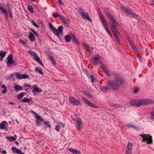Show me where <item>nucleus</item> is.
<instances>
[{"label": "nucleus", "mask_w": 154, "mask_h": 154, "mask_svg": "<svg viewBox=\"0 0 154 154\" xmlns=\"http://www.w3.org/2000/svg\"><path fill=\"white\" fill-rule=\"evenodd\" d=\"M24 96V93L21 92L17 95V98L18 99H21Z\"/></svg>", "instance_id": "nucleus-34"}, {"label": "nucleus", "mask_w": 154, "mask_h": 154, "mask_svg": "<svg viewBox=\"0 0 154 154\" xmlns=\"http://www.w3.org/2000/svg\"><path fill=\"white\" fill-rule=\"evenodd\" d=\"M7 9H8V11H9L11 10V7H10V4L8 3V4L7 5Z\"/></svg>", "instance_id": "nucleus-49"}, {"label": "nucleus", "mask_w": 154, "mask_h": 154, "mask_svg": "<svg viewBox=\"0 0 154 154\" xmlns=\"http://www.w3.org/2000/svg\"><path fill=\"white\" fill-rule=\"evenodd\" d=\"M5 138L7 139L8 140H9L10 142L13 141H14L16 140V138L15 137L13 136H7L5 137Z\"/></svg>", "instance_id": "nucleus-17"}, {"label": "nucleus", "mask_w": 154, "mask_h": 154, "mask_svg": "<svg viewBox=\"0 0 154 154\" xmlns=\"http://www.w3.org/2000/svg\"><path fill=\"white\" fill-rule=\"evenodd\" d=\"M151 117L152 119H154V113H151Z\"/></svg>", "instance_id": "nucleus-61"}, {"label": "nucleus", "mask_w": 154, "mask_h": 154, "mask_svg": "<svg viewBox=\"0 0 154 154\" xmlns=\"http://www.w3.org/2000/svg\"><path fill=\"white\" fill-rule=\"evenodd\" d=\"M31 23L33 25L35 26V27L37 28L38 27V25L33 20H32L31 21Z\"/></svg>", "instance_id": "nucleus-45"}, {"label": "nucleus", "mask_w": 154, "mask_h": 154, "mask_svg": "<svg viewBox=\"0 0 154 154\" xmlns=\"http://www.w3.org/2000/svg\"><path fill=\"white\" fill-rule=\"evenodd\" d=\"M33 91L36 92L41 93L42 91V90L41 89L40 91V89L38 87H35L32 90Z\"/></svg>", "instance_id": "nucleus-35"}, {"label": "nucleus", "mask_w": 154, "mask_h": 154, "mask_svg": "<svg viewBox=\"0 0 154 154\" xmlns=\"http://www.w3.org/2000/svg\"><path fill=\"white\" fill-rule=\"evenodd\" d=\"M11 149L12 152L14 153H16L18 154H25L24 153H22L21 151L16 147H12L11 148Z\"/></svg>", "instance_id": "nucleus-13"}, {"label": "nucleus", "mask_w": 154, "mask_h": 154, "mask_svg": "<svg viewBox=\"0 0 154 154\" xmlns=\"http://www.w3.org/2000/svg\"><path fill=\"white\" fill-rule=\"evenodd\" d=\"M31 112L35 115V117L37 116H39L35 112H34V111H31Z\"/></svg>", "instance_id": "nucleus-55"}, {"label": "nucleus", "mask_w": 154, "mask_h": 154, "mask_svg": "<svg viewBox=\"0 0 154 154\" xmlns=\"http://www.w3.org/2000/svg\"><path fill=\"white\" fill-rule=\"evenodd\" d=\"M108 89H109V87L108 86V83H107V84L106 86H105L104 88H103L102 89V91L103 92H105L107 91L108 90Z\"/></svg>", "instance_id": "nucleus-32"}, {"label": "nucleus", "mask_w": 154, "mask_h": 154, "mask_svg": "<svg viewBox=\"0 0 154 154\" xmlns=\"http://www.w3.org/2000/svg\"><path fill=\"white\" fill-rule=\"evenodd\" d=\"M35 71L36 72H38L40 74L42 75L43 72L41 69H40L38 67H35Z\"/></svg>", "instance_id": "nucleus-24"}, {"label": "nucleus", "mask_w": 154, "mask_h": 154, "mask_svg": "<svg viewBox=\"0 0 154 154\" xmlns=\"http://www.w3.org/2000/svg\"><path fill=\"white\" fill-rule=\"evenodd\" d=\"M14 88L16 91H18L22 89V87L18 85H15Z\"/></svg>", "instance_id": "nucleus-19"}, {"label": "nucleus", "mask_w": 154, "mask_h": 154, "mask_svg": "<svg viewBox=\"0 0 154 154\" xmlns=\"http://www.w3.org/2000/svg\"><path fill=\"white\" fill-rule=\"evenodd\" d=\"M113 74L115 77L113 81L108 82V86L110 90L116 91L125 83V80L119 75L116 73Z\"/></svg>", "instance_id": "nucleus-1"}, {"label": "nucleus", "mask_w": 154, "mask_h": 154, "mask_svg": "<svg viewBox=\"0 0 154 154\" xmlns=\"http://www.w3.org/2000/svg\"><path fill=\"white\" fill-rule=\"evenodd\" d=\"M100 17L101 19V20H103V19H105L103 15L101 16H100Z\"/></svg>", "instance_id": "nucleus-64"}, {"label": "nucleus", "mask_w": 154, "mask_h": 154, "mask_svg": "<svg viewBox=\"0 0 154 154\" xmlns=\"http://www.w3.org/2000/svg\"><path fill=\"white\" fill-rule=\"evenodd\" d=\"M49 28L51 29L53 33L60 39V35H63V26H59L57 29L51 23H49Z\"/></svg>", "instance_id": "nucleus-2"}, {"label": "nucleus", "mask_w": 154, "mask_h": 154, "mask_svg": "<svg viewBox=\"0 0 154 154\" xmlns=\"http://www.w3.org/2000/svg\"><path fill=\"white\" fill-rule=\"evenodd\" d=\"M84 94L88 97H91V95L89 94V93L87 91H85L84 93Z\"/></svg>", "instance_id": "nucleus-54"}, {"label": "nucleus", "mask_w": 154, "mask_h": 154, "mask_svg": "<svg viewBox=\"0 0 154 154\" xmlns=\"http://www.w3.org/2000/svg\"><path fill=\"white\" fill-rule=\"evenodd\" d=\"M82 99L84 100L86 103L89 106L95 108L98 107L97 106L95 105L94 103L90 102V101L87 100L86 98L83 97Z\"/></svg>", "instance_id": "nucleus-9"}, {"label": "nucleus", "mask_w": 154, "mask_h": 154, "mask_svg": "<svg viewBox=\"0 0 154 154\" xmlns=\"http://www.w3.org/2000/svg\"><path fill=\"white\" fill-rule=\"evenodd\" d=\"M106 30V31L108 33L109 35V36H110V37H113V36L109 30V29H108V28L107 27H105V28H104Z\"/></svg>", "instance_id": "nucleus-31"}, {"label": "nucleus", "mask_w": 154, "mask_h": 154, "mask_svg": "<svg viewBox=\"0 0 154 154\" xmlns=\"http://www.w3.org/2000/svg\"><path fill=\"white\" fill-rule=\"evenodd\" d=\"M140 136L143 137L142 141H146L148 143H151L152 142V137L149 134H141Z\"/></svg>", "instance_id": "nucleus-5"}, {"label": "nucleus", "mask_w": 154, "mask_h": 154, "mask_svg": "<svg viewBox=\"0 0 154 154\" xmlns=\"http://www.w3.org/2000/svg\"><path fill=\"white\" fill-rule=\"evenodd\" d=\"M0 11L1 14H4L6 20H8V13L10 17L11 18H13V15L11 10H9V11H8V12L6 8H4L3 7L1 6L0 7Z\"/></svg>", "instance_id": "nucleus-3"}, {"label": "nucleus", "mask_w": 154, "mask_h": 154, "mask_svg": "<svg viewBox=\"0 0 154 154\" xmlns=\"http://www.w3.org/2000/svg\"><path fill=\"white\" fill-rule=\"evenodd\" d=\"M129 103L131 105L137 106V102L134 100H132L130 101Z\"/></svg>", "instance_id": "nucleus-25"}, {"label": "nucleus", "mask_w": 154, "mask_h": 154, "mask_svg": "<svg viewBox=\"0 0 154 154\" xmlns=\"http://www.w3.org/2000/svg\"><path fill=\"white\" fill-rule=\"evenodd\" d=\"M14 63V60H8L7 62V64H12Z\"/></svg>", "instance_id": "nucleus-47"}, {"label": "nucleus", "mask_w": 154, "mask_h": 154, "mask_svg": "<svg viewBox=\"0 0 154 154\" xmlns=\"http://www.w3.org/2000/svg\"><path fill=\"white\" fill-rule=\"evenodd\" d=\"M52 15L54 17L57 18L58 16L59 15L57 13H54L52 14Z\"/></svg>", "instance_id": "nucleus-48"}, {"label": "nucleus", "mask_w": 154, "mask_h": 154, "mask_svg": "<svg viewBox=\"0 0 154 154\" xmlns=\"http://www.w3.org/2000/svg\"><path fill=\"white\" fill-rule=\"evenodd\" d=\"M50 60L51 61L52 63L54 65L56 64V63L55 60L54 59L52 56L48 57Z\"/></svg>", "instance_id": "nucleus-28"}, {"label": "nucleus", "mask_w": 154, "mask_h": 154, "mask_svg": "<svg viewBox=\"0 0 154 154\" xmlns=\"http://www.w3.org/2000/svg\"><path fill=\"white\" fill-rule=\"evenodd\" d=\"M132 147V145L131 143H128L126 152L131 151V149Z\"/></svg>", "instance_id": "nucleus-21"}, {"label": "nucleus", "mask_w": 154, "mask_h": 154, "mask_svg": "<svg viewBox=\"0 0 154 154\" xmlns=\"http://www.w3.org/2000/svg\"><path fill=\"white\" fill-rule=\"evenodd\" d=\"M28 77V76L27 75H26L25 74H23L22 75V79H25V78H27Z\"/></svg>", "instance_id": "nucleus-50"}, {"label": "nucleus", "mask_w": 154, "mask_h": 154, "mask_svg": "<svg viewBox=\"0 0 154 154\" xmlns=\"http://www.w3.org/2000/svg\"><path fill=\"white\" fill-rule=\"evenodd\" d=\"M112 22V26L113 25L114 26H119V23L116 20L114 19V17H113L110 20Z\"/></svg>", "instance_id": "nucleus-16"}, {"label": "nucleus", "mask_w": 154, "mask_h": 154, "mask_svg": "<svg viewBox=\"0 0 154 154\" xmlns=\"http://www.w3.org/2000/svg\"><path fill=\"white\" fill-rule=\"evenodd\" d=\"M76 121L78 125V126H77V129L80 131L82 128L81 127L82 122H81V119L80 118L77 117L76 118Z\"/></svg>", "instance_id": "nucleus-11"}, {"label": "nucleus", "mask_w": 154, "mask_h": 154, "mask_svg": "<svg viewBox=\"0 0 154 154\" xmlns=\"http://www.w3.org/2000/svg\"><path fill=\"white\" fill-rule=\"evenodd\" d=\"M101 57L98 56L93 57V58L95 61H98L101 59Z\"/></svg>", "instance_id": "nucleus-41"}, {"label": "nucleus", "mask_w": 154, "mask_h": 154, "mask_svg": "<svg viewBox=\"0 0 154 154\" xmlns=\"http://www.w3.org/2000/svg\"><path fill=\"white\" fill-rule=\"evenodd\" d=\"M27 9L31 12H34L33 8L31 6H28L27 7Z\"/></svg>", "instance_id": "nucleus-38"}, {"label": "nucleus", "mask_w": 154, "mask_h": 154, "mask_svg": "<svg viewBox=\"0 0 154 154\" xmlns=\"http://www.w3.org/2000/svg\"><path fill=\"white\" fill-rule=\"evenodd\" d=\"M29 53L30 55H31L33 57L34 59L40 65H42L43 67L44 66V65L42 64L41 60L39 58L38 56L35 52L32 51H30L29 52Z\"/></svg>", "instance_id": "nucleus-6"}, {"label": "nucleus", "mask_w": 154, "mask_h": 154, "mask_svg": "<svg viewBox=\"0 0 154 154\" xmlns=\"http://www.w3.org/2000/svg\"><path fill=\"white\" fill-rule=\"evenodd\" d=\"M82 45H83V46L85 47L88 45L87 44L86 42L83 43L82 44Z\"/></svg>", "instance_id": "nucleus-60"}, {"label": "nucleus", "mask_w": 154, "mask_h": 154, "mask_svg": "<svg viewBox=\"0 0 154 154\" xmlns=\"http://www.w3.org/2000/svg\"><path fill=\"white\" fill-rule=\"evenodd\" d=\"M103 72H105V73L108 76H110V74L109 73V72L108 69H105L104 70Z\"/></svg>", "instance_id": "nucleus-44"}, {"label": "nucleus", "mask_w": 154, "mask_h": 154, "mask_svg": "<svg viewBox=\"0 0 154 154\" xmlns=\"http://www.w3.org/2000/svg\"><path fill=\"white\" fill-rule=\"evenodd\" d=\"M86 49H85V50L86 51H88L90 53L91 51V47L90 46H88V45L86 47Z\"/></svg>", "instance_id": "nucleus-46"}, {"label": "nucleus", "mask_w": 154, "mask_h": 154, "mask_svg": "<svg viewBox=\"0 0 154 154\" xmlns=\"http://www.w3.org/2000/svg\"><path fill=\"white\" fill-rule=\"evenodd\" d=\"M72 40L76 43L79 44V41L76 38L75 35V34H72Z\"/></svg>", "instance_id": "nucleus-20"}, {"label": "nucleus", "mask_w": 154, "mask_h": 154, "mask_svg": "<svg viewBox=\"0 0 154 154\" xmlns=\"http://www.w3.org/2000/svg\"><path fill=\"white\" fill-rule=\"evenodd\" d=\"M114 35L115 37V38L116 41H119V39L118 37V34Z\"/></svg>", "instance_id": "nucleus-52"}, {"label": "nucleus", "mask_w": 154, "mask_h": 154, "mask_svg": "<svg viewBox=\"0 0 154 154\" xmlns=\"http://www.w3.org/2000/svg\"><path fill=\"white\" fill-rule=\"evenodd\" d=\"M0 53H1L0 55V57L3 59V58L5 57V56L6 55V52H1V51H0Z\"/></svg>", "instance_id": "nucleus-39"}, {"label": "nucleus", "mask_w": 154, "mask_h": 154, "mask_svg": "<svg viewBox=\"0 0 154 154\" xmlns=\"http://www.w3.org/2000/svg\"><path fill=\"white\" fill-rule=\"evenodd\" d=\"M60 19L61 20V22L62 23H63L66 26L68 25L67 20H66L63 17L60 18Z\"/></svg>", "instance_id": "nucleus-23"}, {"label": "nucleus", "mask_w": 154, "mask_h": 154, "mask_svg": "<svg viewBox=\"0 0 154 154\" xmlns=\"http://www.w3.org/2000/svg\"><path fill=\"white\" fill-rule=\"evenodd\" d=\"M69 150L73 153H75L76 154H79V151L78 150L74 149L72 148H70L69 149Z\"/></svg>", "instance_id": "nucleus-22"}, {"label": "nucleus", "mask_w": 154, "mask_h": 154, "mask_svg": "<svg viewBox=\"0 0 154 154\" xmlns=\"http://www.w3.org/2000/svg\"><path fill=\"white\" fill-rule=\"evenodd\" d=\"M89 78L91 79V82L92 83L95 82L96 80V79H95L94 77L92 75H89Z\"/></svg>", "instance_id": "nucleus-37"}, {"label": "nucleus", "mask_w": 154, "mask_h": 154, "mask_svg": "<svg viewBox=\"0 0 154 154\" xmlns=\"http://www.w3.org/2000/svg\"><path fill=\"white\" fill-rule=\"evenodd\" d=\"M60 127L59 126H57L55 128V130L56 131L59 130L60 128Z\"/></svg>", "instance_id": "nucleus-56"}, {"label": "nucleus", "mask_w": 154, "mask_h": 154, "mask_svg": "<svg viewBox=\"0 0 154 154\" xmlns=\"http://www.w3.org/2000/svg\"><path fill=\"white\" fill-rule=\"evenodd\" d=\"M29 40L32 42H33L35 40V37L32 32H30L28 35Z\"/></svg>", "instance_id": "nucleus-14"}, {"label": "nucleus", "mask_w": 154, "mask_h": 154, "mask_svg": "<svg viewBox=\"0 0 154 154\" xmlns=\"http://www.w3.org/2000/svg\"><path fill=\"white\" fill-rule=\"evenodd\" d=\"M33 33L37 36H38V34L35 31H33Z\"/></svg>", "instance_id": "nucleus-62"}, {"label": "nucleus", "mask_w": 154, "mask_h": 154, "mask_svg": "<svg viewBox=\"0 0 154 154\" xmlns=\"http://www.w3.org/2000/svg\"><path fill=\"white\" fill-rule=\"evenodd\" d=\"M43 123L44 124L46 125L47 127H48L49 128H51V126L50 125L49 121H47L46 122H43Z\"/></svg>", "instance_id": "nucleus-36"}, {"label": "nucleus", "mask_w": 154, "mask_h": 154, "mask_svg": "<svg viewBox=\"0 0 154 154\" xmlns=\"http://www.w3.org/2000/svg\"><path fill=\"white\" fill-rule=\"evenodd\" d=\"M111 30L113 35L115 34H120L116 26L113 25L111 28Z\"/></svg>", "instance_id": "nucleus-12"}, {"label": "nucleus", "mask_w": 154, "mask_h": 154, "mask_svg": "<svg viewBox=\"0 0 154 154\" xmlns=\"http://www.w3.org/2000/svg\"><path fill=\"white\" fill-rule=\"evenodd\" d=\"M7 59L8 60H13L12 55L11 54H9L8 57Z\"/></svg>", "instance_id": "nucleus-51"}, {"label": "nucleus", "mask_w": 154, "mask_h": 154, "mask_svg": "<svg viewBox=\"0 0 154 154\" xmlns=\"http://www.w3.org/2000/svg\"><path fill=\"white\" fill-rule=\"evenodd\" d=\"M106 14L107 15L110 20L113 17L111 15V13L107 11H106Z\"/></svg>", "instance_id": "nucleus-33"}, {"label": "nucleus", "mask_w": 154, "mask_h": 154, "mask_svg": "<svg viewBox=\"0 0 154 154\" xmlns=\"http://www.w3.org/2000/svg\"><path fill=\"white\" fill-rule=\"evenodd\" d=\"M114 107L115 108L122 107V106L119 104H116L114 105Z\"/></svg>", "instance_id": "nucleus-53"}, {"label": "nucleus", "mask_w": 154, "mask_h": 154, "mask_svg": "<svg viewBox=\"0 0 154 154\" xmlns=\"http://www.w3.org/2000/svg\"><path fill=\"white\" fill-rule=\"evenodd\" d=\"M128 14H129L131 16H133L134 17H137V15L136 14L132 12H131V11H130L128 13Z\"/></svg>", "instance_id": "nucleus-42"}, {"label": "nucleus", "mask_w": 154, "mask_h": 154, "mask_svg": "<svg viewBox=\"0 0 154 154\" xmlns=\"http://www.w3.org/2000/svg\"><path fill=\"white\" fill-rule=\"evenodd\" d=\"M69 101L72 105L75 106H78L80 104L79 101L73 97H70L69 98Z\"/></svg>", "instance_id": "nucleus-8"}, {"label": "nucleus", "mask_w": 154, "mask_h": 154, "mask_svg": "<svg viewBox=\"0 0 154 154\" xmlns=\"http://www.w3.org/2000/svg\"><path fill=\"white\" fill-rule=\"evenodd\" d=\"M4 123L7 124L6 121H3L0 123V129H4L5 128V125Z\"/></svg>", "instance_id": "nucleus-18"}, {"label": "nucleus", "mask_w": 154, "mask_h": 154, "mask_svg": "<svg viewBox=\"0 0 154 154\" xmlns=\"http://www.w3.org/2000/svg\"><path fill=\"white\" fill-rule=\"evenodd\" d=\"M127 126L129 128H134L135 129H137V128L136 127L130 124H128Z\"/></svg>", "instance_id": "nucleus-43"}, {"label": "nucleus", "mask_w": 154, "mask_h": 154, "mask_svg": "<svg viewBox=\"0 0 154 154\" xmlns=\"http://www.w3.org/2000/svg\"><path fill=\"white\" fill-rule=\"evenodd\" d=\"M101 20L102 21V24L104 27V28H105V27H107V26L108 25V24L105 19H104Z\"/></svg>", "instance_id": "nucleus-27"}, {"label": "nucleus", "mask_w": 154, "mask_h": 154, "mask_svg": "<svg viewBox=\"0 0 154 154\" xmlns=\"http://www.w3.org/2000/svg\"><path fill=\"white\" fill-rule=\"evenodd\" d=\"M59 2V5H63V3L61 0H58Z\"/></svg>", "instance_id": "nucleus-59"}, {"label": "nucleus", "mask_w": 154, "mask_h": 154, "mask_svg": "<svg viewBox=\"0 0 154 154\" xmlns=\"http://www.w3.org/2000/svg\"><path fill=\"white\" fill-rule=\"evenodd\" d=\"M1 87L4 89V90L2 91V93L3 94H5L7 91V88L6 86L5 85H3L1 86Z\"/></svg>", "instance_id": "nucleus-26"}, {"label": "nucleus", "mask_w": 154, "mask_h": 154, "mask_svg": "<svg viewBox=\"0 0 154 154\" xmlns=\"http://www.w3.org/2000/svg\"><path fill=\"white\" fill-rule=\"evenodd\" d=\"M138 91V89L137 88H135L134 90V93H137Z\"/></svg>", "instance_id": "nucleus-57"}, {"label": "nucleus", "mask_w": 154, "mask_h": 154, "mask_svg": "<svg viewBox=\"0 0 154 154\" xmlns=\"http://www.w3.org/2000/svg\"><path fill=\"white\" fill-rule=\"evenodd\" d=\"M132 48L134 50H137V48L134 45L132 47Z\"/></svg>", "instance_id": "nucleus-63"}, {"label": "nucleus", "mask_w": 154, "mask_h": 154, "mask_svg": "<svg viewBox=\"0 0 154 154\" xmlns=\"http://www.w3.org/2000/svg\"><path fill=\"white\" fill-rule=\"evenodd\" d=\"M30 99L27 98H24L23 99L21 100V101L22 102L25 103H29L30 101Z\"/></svg>", "instance_id": "nucleus-29"}, {"label": "nucleus", "mask_w": 154, "mask_h": 154, "mask_svg": "<svg viewBox=\"0 0 154 154\" xmlns=\"http://www.w3.org/2000/svg\"><path fill=\"white\" fill-rule=\"evenodd\" d=\"M122 9L123 10L125 13H127L128 14L130 11V10H128L127 8H126L125 6H122Z\"/></svg>", "instance_id": "nucleus-30"}, {"label": "nucleus", "mask_w": 154, "mask_h": 154, "mask_svg": "<svg viewBox=\"0 0 154 154\" xmlns=\"http://www.w3.org/2000/svg\"><path fill=\"white\" fill-rule=\"evenodd\" d=\"M36 118V125L39 126L41 125V122L43 121V119L39 116H37L35 117Z\"/></svg>", "instance_id": "nucleus-10"}, {"label": "nucleus", "mask_w": 154, "mask_h": 154, "mask_svg": "<svg viewBox=\"0 0 154 154\" xmlns=\"http://www.w3.org/2000/svg\"><path fill=\"white\" fill-rule=\"evenodd\" d=\"M20 42L21 43H22V44H25V42L23 40H22V39H21L20 40Z\"/></svg>", "instance_id": "nucleus-58"}, {"label": "nucleus", "mask_w": 154, "mask_h": 154, "mask_svg": "<svg viewBox=\"0 0 154 154\" xmlns=\"http://www.w3.org/2000/svg\"><path fill=\"white\" fill-rule=\"evenodd\" d=\"M79 12H80V14L83 19H87L90 21H91L89 15L88 13H85L83 11L82 9H81L80 11H79Z\"/></svg>", "instance_id": "nucleus-7"}, {"label": "nucleus", "mask_w": 154, "mask_h": 154, "mask_svg": "<svg viewBox=\"0 0 154 154\" xmlns=\"http://www.w3.org/2000/svg\"><path fill=\"white\" fill-rule=\"evenodd\" d=\"M154 103V101L150 99L142 98L138 100L137 106H139L141 105L148 104H152Z\"/></svg>", "instance_id": "nucleus-4"}, {"label": "nucleus", "mask_w": 154, "mask_h": 154, "mask_svg": "<svg viewBox=\"0 0 154 154\" xmlns=\"http://www.w3.org/2000/svg\"><path fill=\"white\" fill-rule=\"evenodd\" d=\"M16 75L17 78L19 79H22V75L20 74L18 72H17L16 73Z\"/></svg>", "instance_id": "nucleus-40"}, {"label": "nucleus", "mask_w": 154, "mask_h": 154, "mask_svg": "<svg viewBox=\"0 0 154 154\" xmlns=\"http://www.w3.org/2000/svg\"><path fill=\"white\" fill-rule=\"evenodd\" d=\"M72 34L71 33L69 35H66L64 37L65 41L67 42H69L72 39Z\"/></svg>", "instance_id": "nucleus-15"}]
</instances>
